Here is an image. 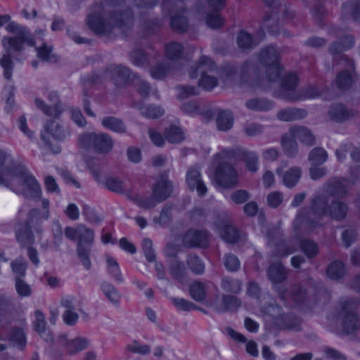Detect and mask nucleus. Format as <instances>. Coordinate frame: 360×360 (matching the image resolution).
I'll use <instances>...</instances> for the list:
<instances>
[{
	"instance_id": "31",
	"label": "nucleus",
	"mask_w": 360,
	"mask_h": 360,
	"mask_svg": "<svg viewBox=\"0 0 360 360\" xmlns=\"http://www.w3.org/2000/svg\"><path fill=\"white\" fill-rule=\"evenodd\" d=\"M302 175V169L298 167H292L283 175V184L288 188H292L299 182Z\"/></svg>"
},
{
	"instance_id": "37",
	"label": "nucleus",
	"mask_w": 360,
	"mask_h": 360,
	"mask_svg": "<svg viewBox=\"0 0 360 360\" xmlns=\"http://www.w3.org/2000/svg\"><path fill=\"white\" fill-rule=\"evenodd\" d=\"M330 117L336 122H344L349 117V112L346 108L340 103L331 106L328 112Z\"/></svg>"
},
{
	"instance_id": "5",
	"label": "nucleus",
	"mask_w": 360,
	"mask_h": 360,
	"mask_svg": "<svg viewBox=\"0 0 360 360\" xmlns=\"http://www.w3.org/2000/svg\"><path fill=\"white\" fill-rule=\"evenodd\" d=\"M114 146L112 138L107 133H84L79 137V147L85 150L92 148L100 155L109 153Z\"/></svg>"
},
{
	"instance_id": "32",
	"label": "nucleus",
	"mask_w": 360,
	"mask_h": 360,
	"mask_svg": "<svg viewBox=\"0 0 360 360\" xmlns=\"http://www.w3.org/2000/svg\"><path fill=\"white\" fill-rule=\"evenodd\" d=\"M245 106L250 110L268 111L272 108L273 103L266 98H254L248 100Z\"/></svg>"
},
{
	"instance_id": "30",
	"label": "nucleus",
	"mask_w": 360,
	"mask_h": 360,
	"mask_svg": "<svg viewBox=\"0 0 360 360\" xmlns=\"http://www.w3.org/2000/svg\"><path fill=\"white\" fill-rule=\"evenodd\" d=\"M131 63L140 68H147L150 65L149 56L141 49H135L129 53Z\"/></svg>"
},
{
	"instance_id": "49",
	"label": "nucleus",
	"mask_w": 360,
	"mask_h": 360,
	"mask_svg": "<svg viewBox=\"0 0 360 360\" xmlns=\"http://www.w3.org/2000/svg\"><path fill=\"white\" fill-rule=\"evenodd\" d=\"M101 289L108 300L114 304H117L120 295L115 287L110 283L104 281L101 283Z\"/></svg>"
},
{
	"instance_id": "52",
	"label": "nucleus",
	"mask_w": 360,
	"mask_h": 360,
	"mask_svg": "<svg viewBox=\"0 0 360 360\" xmlns=\"http://www.w3.org/2000/svg\"><path fill=\"white\" fill-rule=\"evenodd\" d=\"M11 266L15 275V279L21 278L25 275L27 262L22 258H18L11 263Z\"/></svg>"
},
{
	"instance_id": "25",
	"label": "nucleus",
	"mask_w": 360,
	"mask_h": 360,
	"mask_svg": "<svg viewBox=\"0 0 360 360\" xmlns=\"http://www.w3.org/2000/svg\"><path fill=\"white\" fill-rule=\"evenodd\" d=\"M325 191L328 195L343 198L347 193V187L339 179H333L325 184Z\"/></svg>"
},
{
	"instance_id": "44",
	"label": "nucleus",
	"mask_w": 360,
	"mask_h": 360,
	"mask_svg": "<svg viewBox=\"0 0 360 360\" xmlns=\"http://www.w3.org/2000/svg\"><path fill=\"white\" fill-rule=\"evenodd\" d=\"M8 340L13 346L18 347L23 350L26 345V338L21 329H13L8 337Z\"/></svg>"
},
{
	"instance_id": "54",
	"label": "nucleus",
	"mask_w": 360,
	"mask_h": 360,
	"mask_svg": "<svg viewBox=\"0 0 360 360\" xmlns=\"http://www.w3.org/2000/svg\"><path fill=\"white\" fill-rule=\"evenodd\" d=\"M141 114L148 119H157L161 117L165 111L160 106L146 105L141 108Z\"/></svg>"
},
{
	"instance_id": "50",
	"label": "nucleus",
	"mask_w": 360,
	"mask_h": 360,
	"mask_svg": "<svg viewBox=\"0 0 360 360\" xmlns=\"http://www.w3.org/2000/svg\"><path fill=\"white\" fill-rule=\"evenodd\" d=\"M218 75H202L198 81V86L206 91H211L218 85Z\"/></svg>"
},
{
	"instance_id": "27",
	"label": "nucleus",
	"mask_w": 360,
	"mask_h": 360,
	"mask_svg": "<svg viewBox=\"0 0 360 360\" xmlns=\"http://www.w3.org/2000/svg\"><path fill=\"white\" fill-rule=\"evenodd\" d=\"M321 96L320 91L314 86H307L299 91L293 95H288L285 98L290 101H296L299 100H304L314 98Z\"/></svg>"
},
{
	"instance_id": "13",
	"label": "nucleus",
	"mask_w": 360,
	"mask_h": 360,
	"mask_svg": "<svg viewBox=\"0 0 360 360\" xmlns=\"http://www.w3.org/2000/svg\"><path fill=\"white\" fill-rule=\"evenodd\" d=\"M49 136H52L56 140L61 141L65 139L66 134L65 130L55 120H50L44 125V131L41 133V139L44 141L46 146L53 153L58 154L60 152L59 145H52L49 141Z\"/></svg>"
},
{
	"instance_id": "28",
	"label": "nucleus",
	"mask_w": 360,
	"mask_h": 360,
	"mask_svg": "<svg viewBox=\"0 0 360 360\" xmlns=\"http://www.w3.org/2000/svg\"><path fill=\"white\" fill-rule=\"evenodd\" d=\"M101 124L105 128L119 134H124L127 131L126 127L123 121L116 117L108 116L101 120Z\"/></svg>"
},
{
	"instance_id": "24",
	"label": "nucleus",
	"mask_w": 360,
	"mask_h": 360,
	"mask_svg": "<svg viewBox=\"0 0 360 360\" xmlns=\"http://www.w3.org/2000/svg\"><path fill=\"white\" fill-rule=\"evenodd\" d=\"M307 115V111L302 108H288L281 110L277 113L278 120L284 122H292L304 119Z\"/></svg>"
},
{
	"instance_id": "56",
	"label": "nucleus",
	"mask_w": 360,
	"mask_h": 360,
	"mask_svg": "<svg viewBox=\"0 0 360 360\" xmlns=\"http://www.w3.org/2000/svg\"><path fill=\"white\" fill-rule=\"evenodd\" d=\"M290 297L297 304L302 303L307 297V292L301 285L295 284L290 288Z\"/></svg>"
},
{
	"instance_id": "11",
	"label": "nucleus",
	"mask_w": 360,
	"mask_h": 360,
	"mask_svg": "<svg viewBox=\"0 0 360 360\" xmlns=\"http://www.w3.org/2000/svg\"><path fill=\"white\" fill-rule=\"evenodd\" d=\"M356 302L352 300H347L341 302L342 325L343 330L349 334L360 328V320L354 312Z\"/></svg>"
},
{
	"instance_id": "21",
	"label": "nucleus",
	"mask_w": 360,
	"mask_h": 360,
	"mask_svg": "<svg viewBox=\"0 0 360 360\" xmlns=\"http://www.w3.org/2000/svg\"><path fill=\"white\" fill-rule=\"evenodd\" d=\"M292 136L307 146H313L316 143V138L311 131L304 126L295 125L290 128Z\"/></svg>"
},
{
	"instance_id": "12",
	"label": "nucleus",
	"mask_w": 360,
	"mask_h": 360,
	"mask_svg": "<svg viewBox=\"0 0 360 360\" xmlns=\"http://www.w3.org/2000/svg\"><path fill=\"white\" fill-rule=\"evenodd\" d=\"M288 271L281 262L272 263L268 270V278L273 283L274 289L278 292L279 297L285 300L287 290L283 286H278V284L283 283L288 278Z\"/></svg>"
},
{
	"instance_id": "33",
	"label": "nucleus",
	"mask_w": 360,
	"mask_h": 360,
	"mask_svg": "<svg viewBox=\"0 0 360 360\" xmlns=\"http://www.w3.org/2000/svg\"><path fill=\"white\" fill-rule=\"evenodd\" d=\"M89 347V340L86 338L78 337L65 343V349L70 355L75 354Z\"/></svg>"
},
{
	"instance_id": "9",
	"label": "nucleus",
	"mask_w": 360,
	"mask_h": 360,
	"mask_svg": "<svg viewBox=\"0 0 360 360\" xmlns=\"http://www.w3.org/2000/svg\"><path fill=\"white\" fill-rule=\"evenodd\" d=\"M2 45L6 51V53L4 54L0 58V65L4 69V78L10 81L12 78L14 63L9 52L11 48H13L15 51H21L23 49L22 41L19 39V36L4 37L2 39Z\"/></svg>"
},
{
	"instance_id": "45",
	"label": "nucleus",
	"mask_w": 360,
	"mask_h": 360,
	"mask_svg": "<svg viewBox=\"0 0 360 360\" xmlns=\"http://www.w3.org/2000/svg\"><path fill=\"white\" fill-rule=\"evenodd\" d=\"M183 46L178 42L172 41L165 45V53L169 60H178L182 55Z\"/></svg>"
},
{
	"instance_id": "1",
	"label": "nucleus",
	"mask_w": 360,
	"mask_h": 360,
	"mask_svg": "<svg viewBox=\"0 0 360 360\" xmlns=\"http://www.w3.org/2000/svg\"><path fill=\"white\" fill-rule=\"evenodd\" d=\"M88 27L97 35H108L115 27L129 28L134 23V13L130 8L115 1L102 6H96L86 19Z\"/></svg>"
},
{
	"instance_id": "22",
	"label": "nucleus",
	"mask_w": 360,
	"mask_h": 360,
	"mask_svg": "<svg viewBox=\"0 0 360 360\" xmlns=\"http://www.w3.org/2000/svg\"><path fill=\"white\" fill-rule=\"evenodd\" d=\"M349 207L347 203L340 200H333L330 203L328 216L335 221L345 220L348 214Z\"/></svg>"
},
{
	"instance_id": "16",
	"label": "nucleus",
	"mask_w": 360,
	"mask_h": 360,
	"mask_svg": "<svg viewBox=\"0 0 360 360\" xmlns=\"http://www.w3.org/2000/svg\"><path fill=\"white\" fill-rule=\"evenodd\" d=\"M216 226L222 239L229 243H236L238 241L240 234L238 230L232 224L229 217L218 219Z\"/></svg>"
},
{
	"instance_id": "46",
	"label": "nucleus",
	"mask_w": 360,
	"mask_h": 360,
	"mask_svg": "<svg viewBox=\"0 0 360 360\" xmlns=\"http://www.w3.org/2000/svg\"><path fill=\"white\" fill-rule=\"evenodd\" d=\"M37 56L46 62L56 63L58 60L56 56L52 53L53 47L48 46L46 44H43L41 47L36 48Z\"/></svg>"
},
{
	"instance_id": "7",
	"label": "nucleus",
	"mask_w": 360,
	"mask_h": 360,
	"mask_svg": "<svg viewBox=\"0 0 360 360\" xmlns=\"http://www.w3.org/2000/svg\"><path fill=\"white\" fill-rule=\"evenodd\" d=\"M278 51L273 46H267L261 50L259 60L266 68V75L270 82L276 81L280 76L281 66Z\"/></svg>"
},
{
	"instance_id": "15",
	"label": "nucleus",
	"mask_w": 360,
	"mask_h": 360,
	"mask_svg": "<svg viewBox=\"0 0 360 360\" xmlns=\"http://www.w3.org/2000/svg\"><path fill=\"white\" fill-rule=\"evenodd\" d=\"M186 183L191 191L195 190L200 196H204L207 191L202 179L200 167L197 165L188 169L186 173Z\"/></svg>"
},
{
	"instance_id": "29",
	"label": "nucleus",
	"mask_w": 360,
	"mask_h": 360,
	"mask_svg": "<svg viewBox=\"0 0 360 360\" xmlns=\"http://www.w3.org/2000/svg\"><path fill=\"white\" fill-rule=\"evenodd\" d=\"M217 126L219 131H226L231 129L233 124L234 118L229 110H221L217 117Z\"/></svg>"
},
{
	"instance_id": "51",
	"label": "nucleus",
	"mask_w": 360,
	"mask_h": 360,
	"mask_svg": "<svg viewBox=\"0 0 360 360\" xmlns=\"http://www.w3.org/2000/svg\"><path fill=\"white\" fill-rule=\"evenodd\" d=\"M186 263L188 268L195 274H202L205 271V265L197 255H188Z\"/></svg>"
},
{
	"instance_id": "64",
	"label": "nucleus",
	"mask_w": 360,
	"mask_h": 360,
	"mask_svg": "<svg viewBox=\"0 0 360 360\" xmlns=\"http://www.w3.org/2000/svg\"><path fill=\"white\" fill-rule=\"evenodd\" d=\"M142 250L146 259L149 262H153L155 261L156 256L155 251L153 248V242L148 238H145L142 243Z\"/></svg>"
},
{
	"instance_id": "3",
	"label": "nucleus",
	"mask_w": 360,
	"mask_h": 360,
	"mask_svg": "<svg viewBox=\"0 0 360 360\" xmlns=\"http://www.w3.org/2000/svg\"><path fill=\"white\" fill-rule=\"evenodd\" d=\"M329 207L327 194L316 195L311 200V207H304L299 211L295 224L305 231H312L320 226V219L328 215Z\"/></svg>"
},
{
	"instance_id": "57",
	"label": "nucleus",
	"mask_w": 360,
	"mask_h": 360,
	"mask_svg": "<svg viewBox=\"0 0 360 360\" xmlns=\"http://www.w3.org/2000/svg\"><path fill=\"white\" fill-rule=\"evenodd\" d=\"M237 43L240 49H252L256 44H254L252 36L247 32L241 31L237 37Z\"/></svg>"
},
{
	"instance_id": "20",
	"label": "nucleus",
	"mask_w": 360,
	"mask_h": 360,
	"mask_svg": "<svg viewBox=\"0 0 360 360\" xmlns=\"http://www.w3.org/2000/svg\"><path fill=\"white\" fill-rule=\"evenodd\" d=\"M49 99L53 103L52 106H48L44 103V102L39 99L36 98L34 100V103L37 108L41 109L44 114L49 116L58 117L60 112L61 110L60 106L58 105V95L56 92H51L49 94Z\"/></svg>"
},
{
	"instance_id": "63",
	"label": "nucleus",
	"mask_w": 360,
	"mask_h": 360,
	"mask_svg": "<svg viewBox=\"0 0 360 360\" xmlns=\"http://www.w3.org/2000/svg\"><path fill=\"white\" fill-rule=\"evenodd\" d=\"M132 199L139 206L145 209L153 208L158 203L153 195L146 198H141L136 195Z\"/></svg>"
},
{
	"instance_id": "53",
	"label": "nucleus",
	"mask_w": 360,
	"mask_h": 360,
	"mask_svg": "<svg viewBox=\"0 0 360 360\" xmlns=\"http://www.w3.org/2000/svg\"><path fill=\"white\" fill-rule=\"evenodd\" d=\"M221 288L226 292L236 294L241 290V282L237 279L226 277L222 279Z\"/></svg>"
},
{
	"instance_id": "39",
	"label": "nucleus",
	"mask_w": 360,
	"mask_h": 360,
	"mask_svg": "<svg viewBox=\"0 0 360 360\" xmlns=\"http://www.w3.org/2000/svg\"><path fill=\"white\" fill-rule=\"evenodd\" d=\"M241 301L233 295H223L221 307L218 311H236L241 306Z\"/></svg>"
},
{
	"instance_id": "47",
	"label": "nucleus",
	"mask_w": 360,
	"mask_h": 360,
	"mask_svg": "<svg viewBox=\"0 0 360 360\" xmlns=\"http://www.w3.org/2000/svg\"><path fill=\"white\" fill-rule=\"evenodd\" d=\"M104 186L109 191L122 193L124 192V183L117 176H110L106 178L104 182Z\"/></svg>"
},
{
	"instance_id": "59",
	"label": "nucleus",
	"mask_w": 360,
	"mask_h": 360,
	"mask_svg": "<svg viewBox=\"0 0 360 360\" xmlns=\"http://www.w3.org/2000/svg\"><path fill=\"white\" fill-rule=\"evenodd\" d=\"M251 198L250 193L244 189H239L233 191L230 195V199L236 205L243 204L248 202Z\"/></svg>"
},
{
	"instance_id": "60",
	"label": "nucleus",
	"mask_w": 360,
	"mask_h": 360,
	"mask_svg": "<svg viewBox=\"0 0 360 360\" xmlns=\"http://www.w3.org/2000/svg\"><path fill=\"white\" fill-rule=\"evenodd\" d=\"M224 18L218 13V11H212L208 13L206 17V23L209 27L217 29L223 25Z\"/></svg>"
},
{
	"instance_id": "38",
	"label": "nucleus",
	"mask_w": 360,
	"mask_h": 360,
	"mask_svg": "<svg viewBox=\"0 0 360 360\" xmlns=\"http://www.w3.org/2000/svg\"><path fill=\"white\" fill-rule=\"evenodd\" d=\"M301 250L309 259L315 258L319 252L317 243L309 239H302L300 242Z\"/></svg>"
},
{
	"instance_id": "55",
	"label": "nucleus",
	"mask_w": 360,
	"mask_h": 360,
	"mask_svg": "<svg viewBox=\"0 0 360 360\" xmlns=\"http://www.w3.org/2000/svg\"><path fill=\"white\" fill-rule=\"evenodd\" d=\"M352 83V77L351 74L348 71L340 72L336 77V84L340 89H349Z\"/></svg>"
},
{
	"instance_id": "19",
	"label": "nucleus",
	"mask_w": 360,
	"mask_h": 360,
	"mask_svg": "<svg viewBox=\"0 0 360 360\" xmlns=\"http://www.w3.org/2000/svg\"><path fill=\"white\" fill-rule=\"evenodd\" d=\"M106 72L110 74V77L117 86H123L129 82L131 77V70L126 66L111 65L107 68Z\"/></svg>"
},
{
	"instance_id": "14",
	"label": "nucleus",
	"mask_w": 360,
	"mask_h": 360,
	"mask_svg": "<svg viewBox=\"0 0 360 360\" xmlns=\"http://www.w3.org/2000/svg\"><path fill=\"white\" fill-rule=\"evenodd\" d=\"M172 189V182L168 179V171H164L158 175V179L153 186V195L158 202H162L171 195Z\"/></svg>"
},
{
	"instance_id": "41",
	"label": "nucleus",
	"mask_w": 360,
	"mask_h": 360,
	"mask_svg": "<svg viewBox=\"0 0 360 360\" xmlns=\"http://www.w3.org/2000/svg\"><path fill=\"white\" fill-rule=\"evenodd\" d=\"M107 269L114 280L117 283H122L124 279L118 262L112 257H106Z\"/></svg>"
},
{
	"instance_id": "35",
	"label": "nucleus",
	"mask_w": 360,
	"mask_h": 360,
	"mask_svg": "<svg viewBox=\"0 0 360 360\" xmlns=\"http://www.w3.org/2000/svg\"><path fill=\"white\" fill-rule=\"evenodd\" d=\"M328 159L327 152L321 147H316L312 149L308 155V160L313 166H319L323 164Z\"/></svg>"
},
{
	"instance_id": "58",
	"label": "nucleus",
	"mask_w": 360,
	"mask_h": 360,
	"mask_svg": "<svg viewBox=\"0 0 360 360\" xmlns=\"http://www.w3.org/2000/svg\"><path fill=\"white\" fill-rule=\"evenodd\" d=\"M264 3L272 9L271 11L282 13L284 17L291 18L292 14L282 6V0H264Z\"/></svg>"
},
{
	"instance_id": "36",
	"label": "nucleus",
	"mask_w": 360,
	"mask_h": 360,
	"mask_svg": "<svg viewBox=\"0 0 360 360\" xmlns=\"http://www.w3.org/2000/svg\"><path fill=\"white\" fill-rule=\"evenodd\" d=\"M345 13L349 14L352 20L360 22V0H348L342 6Z\"/></svg>"
},
{
	"instance_id": "2",
	"label": "nucleus",
	"mask_w": 360,
	"mask_h": 360,
	"mask_svg": "<svg viewBox=\"0 0 360 360\" xmlns=\"http://www.w3.org/2000/svg\"><path fill=\"white\" fill-rule=\"evenodd\" d=\"M0 184L27 198L39 199L41 195L39 184L21 165H9L4 169L0 176Z\"/></svg>"
},
{
	"instance_id": "26",
	"label": "nucleus",
	"mask_w": 360,
	"mask_h": 360,
	"mask_svg": "<svg viewBox=\"0 0 360 360\" xmlns=\"http://www.w3.org/2000/svg\"><path fill=\"white\" fill-rule=\"evenodd\" d=\"M239 155L241 160L245 163L246 168L250 172H255L257 171L259 157L255 152L242 149L239 152Z\"/></svg>"
},
{
	"instance_id": "17",
	"label": "nucleus",
	"mask_w": 360,
	"mask_h": 360,
	"mask_svg": "<svg viewBox=\"0 0 360 360\" xmlns=\"http://www.w3.org/2000/svg\"><path fill=\"white\" fill-rule=\"evenodd\" d=\"M198 74L201 76L208 74L219 75V68L211 58L202 56L200 58L198 63L191 66L189 70V76L192 79L196 78Z\"/></svg>"
},
{
	"instance_id": "8",
	"label": "nucleus",
	"mask_w": 360,
	"mask_h": 360,
	"mask_svg": "<svg viewBox=\"0 0 360 360\" xmlns=\"http://www.w3.org/2000/svg\"><path fill=\"white\" fill-rule=\"evenodd\" d=\"M214 181L219 186L231 189L238 186V174L231 163L223 160L215 167Z\"/></svg>"
},
{
	"instance_id": "43",
	"label": "nucleus",
	"mask_w": 360,
	"mask_h": 360,
	"mask_svg": "<svg viewBox=\"0 0 360 360\" xmlns=\"http://www.w3.org/2000/svg\"><path fill=\"white\" fill-rule=\"evenodd\" d=\"M189 293L194 300L202 302L206 297L205 284L200 281H195L190 285Z\"/></svg>"
},
{
	"instance_id": "42",
	"label": "nucleus",
	"mask_w": 360,
	"mask_h": 360,
	"mask_svg": "<svg viewBox=\"0 0 360 360\" xmlns=\"http://www.w3.org/2000/svg\"><path fill=\"white\" fill-rule=\"evenodd\" d=\"M164 134L167 141L172 143H178L184 139L182 130L174 125L165 129Z\"/></svg>"
},
{
	"instance_id": "18",
	"label": "nucleus",
	"mask_w": 360,
	"mask_h": 360,
	"mask_svg": "<svg viewBox=\"0 0 360 360\" xmlns=\"http://www.w3.org/2000/svg\"><path fill=\"white\" fill-rule=\"evenodd\" d=\"M208 233L205 231L188 230L183 237V244L188 248H206Z\"/></svg>"
},
{
	"instance_id": "10",
	"label": "nucleus",
	"mask_w": 360,
	"mask_h": 360,
	"mask_svg": "<svg viewBox=\"0 0 360 360\" xmlns=\"http://www.w3.org/2000/svg\"><path fill=\"white\" fill-rule=\"evenodd\" d=\"M94 240V234L92 229L84 225L79 226V238L77 245V253L86 269H90L91 266L89 259L91 245Z\"/></svg>"
},
{
	"instance_id": "48",
	"label": "nucleus",
	"mask_w": 360,
	"mask_h": 360,
	"mask_svg": "<svg viewBox=\"0 0 360 360\" xmlns=\"http://www.w3.org/2000/svg\"><path fill=\"white\" fill-rule=\"evenodd\" d=\"M169 272L174 280L179 282H181L186 276V269L184 265L178 260L174 261L170 264Z\"/></svg>"
},
{
	"instance_id": "34",
	"label": "nucleus",
	"mask_w": 360,
	"mask_h": 360,
	"mask_svg": "<svg viewBox=\"0 0 360 360\" xmlns=\"http://www.w3.org/2000/svg\"><path fill=\"white\" fill-rule=\"evenodd\" d=\"M278 13V12L271 11L270 13H266L263 18V27L273 34L279 32Z\"/></svg>"
},
{
	"instance_id": "23",
	"label": "nucleus",
	"mask_w": 360,
	"mask_h": 360,
	"mask_svg": "<svg viewBox=\"0 0 360 360\" xmlns=\"http://www.w3.org/2000/svg\"><path fill=\"white\" fill-rule=\"evenodd\" d=\"M281 146L285 155L288 158H295L298 153V144L290 130L281 136Z\"/></svg>"
},
{
	"instance_id": "6",
	"label": "nucleus",
	"mask_w": 360,
	"mask_h": 360,
	"mask_svg": "<svg viewBox=\"0 0 360 360\" xmlns=\"http://www.w3.org/2000/svg\"><path fill=\"white\" fill-rule=\"evenodd\" d=\"M162 9L165 15H171V28L179 33L186 32L188 28L187 18L183 15L185 10L181 0H163Z\"/></svg>"
},
{
	"instance_id": "62",
	"label": "nucleus",
	"mask_w": 360,
	"mask_h": 360,
	"mask_svg": "<svg viewBox=\"0 0 360 360\" xmlns=\"http://www.w3.org/2000/svg\"><path fill=\"white\" fill-rule=\"evenodd\" d=\"M298 84V77L295 73H288L283 77L281 81L283 89L290 91L295 89Z\"/></svg>"
},
{
	"instance_id": "40",
	"label": "nucleus",
	"mask_w": 360,
	"mask_h": 360,
	"mask_svg": "<svg viewBox=\"0 0 360 360\" xmlns=\"http://www.w3.org/2000/svg\"><path fill=\"white\" fill-rule=\"evenodd\" d=\"M326 272L331 279L338 280L345 274V264L338 260L333 261L328 265Z\"/></svg>"
},
{
	"instance_id": "61",
	"label": "nucleus",
	"mask_w": 360,
	"mask_h": 360,
	"mask_svg": "<svg viewBox=\"0 0 360 360\" xmlns=\"http://www.w3.org/2000/svg\"><path fill=\"white\" fill-rule=\"evenodd\" d=\"M224 265L229 271H237L240 269V261L233 254L229 253L224 256Z\"/></svg>"
},
{
	"instance_id": "4",
	"label": "nucleus",
	"mask_w": 360,
	"mask_h": 360,
	"mask_svg": "<svg viewBox=\"0 0 360 360\" xmlns=\"http://www.w3.org/2000/svg\"><path fill=\"white\" fill-rule=\"evenodd\" d=\"M32 229L37 233H42V228L40 224L39 210L38 209H32L27 214V219L22 223L18 224L15 230L17 241L22 248L32 245L34 243L35 239Z\"/></svg>"
}]
</instances>
